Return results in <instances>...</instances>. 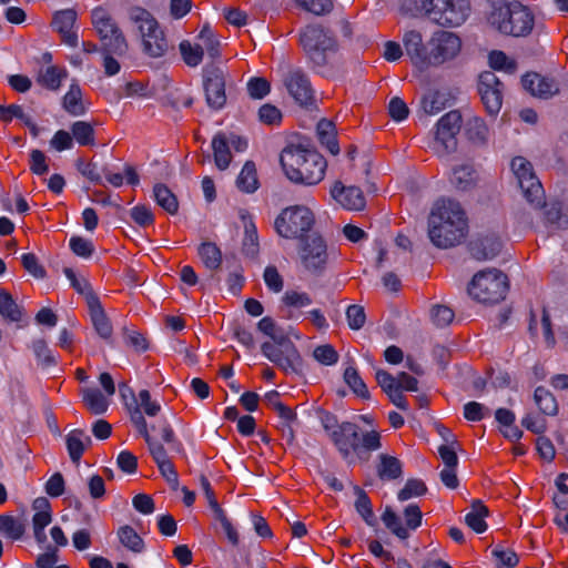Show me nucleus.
I'll use <instances>...</instances> for the list:
<instances>
[{
	"instance_id": "nucleus-58",
	"label": "nucleus",
	"mask_w": 568,
	"mask_h": 568,
	"mask_svg": "<svg viewBox=\"0 0 568 568\" xmlns=\"http://www.w3.org/2000/svg\"><path fill=\"white\" fill-rule=\"evenodd\" d=\"M467 133L474 141L484 142L487 138L488 128L485 121L480 118H473L467 122Z\"/></svg>"
},
{
	"instance_id": "nucleus-26",
	"label": "nucleus",
	"mask_w": 568,
	"mask_h": 568,
	"mask_svg": "<svg viewBox=\"0 0 568 568\" xmlns=\"http://www.w3.org/2000/svg\"><path fill=\"white\" fill-rule=\"evenodd\" d=\"M132 424L138 430V433L146 442L150 454L154 462L156 463V465L170 460L164 446L152 439L144 416H141L138 412H134V415L132 416Z\"/></svg>"
},
{
	"instance_id": "nucleus-39",
	"label": "nucleus",
	"mask_w": 568,
	"mask_h": 568,
	"mask_svg": "<svg viewBox=\"0 0 568 568\" xmlns=\"http://www.w3.org/2000/svg\"><path fill=\"white\" fill-rule=\"evenodd\" d=\"M356 501L355 508L363 520L371 527L376 526L377 520L373 511V506L367 494L359 487H355Z\"/></svg>"
},
{
	"instance_id": "nucleus-1",
	"label": "nucleus",
	"mask_w": 568,
	"mask_h": 568,
	"mask_svg": "<svg viewBox=\"0 0 568 568\" xmlns=\"http://www.w3.org/2000/svg\"><path fill=\"white\" fill-rule=\"evenodd\" d=\"M468 224L465 211L458 202L438 201L428 217V235L439 248L460 244L467 236Z\"/></svg>"
},
{
	"instance_id": "nucleus-43",
	"label": "nucleus",
	"mask_w": 568,
	"mask_h": 568,
	"mask_svg": "<svg viewBox=\"0 0 568 568\" xmlns=\"http://www.w3.org/2000/svg\"><path fill=\"white\" fill-rule=\"evenodd\" d=\"M0 314L11 322H19L22 318L21 308L3 288H0Z\"/></svg>"
},
{
	"instance_id": "nucleus-3",
	"label": "nucleus",
	"mask_w": 568,
	"mask_h": 568,
	"mask_svg": "<svg viewBox=\"0 0 568 568\" xmlns=\"http://www.w3.org/2000/svg\"><path fill=\"white\" fill-rule=\"evenodd\" d=\"M488 22L500 33L526 37L534 28L535 18L530 10L518 1L501 2L488 16Z\"/></svg>"
},
{
	"instance_id": "nucleus-19",
	"label": "nucleus",
	"mask_w": 568,
	"mask_h": 568,
	"mask_svg": "<svg viewBox=\"0 0 568 568\" xmlns=\"http://www.w3.org/2000/svg\"><path fill=\"white\" fill-rule=\"evenodd\" d=\"M403 44L406 54L409 57L412 63L424 71L429 68V60L427 55L429 47L424 44L423 36L417 30H407L403 34Z\"/></svg>"
},
{
	"instance_id": "nucleus-57",
	"label": "nucleus",
	"mask_w": 568,
	"mask_h": 568,
	"mask_svg": "<svg viewBox=\"0 0 568 568\" xmlns=\"http://www.w3.org/2000/svg\"><path fill=\"white\" fill-rule=\"evenodd\" d=\"M424 111L427 114H436L445 109V98L440 92H432L422 101Z\"/></svg>"
},
{
	"instance_id": "nucleus-38",
	"label": "nucleus",
	"mask_w": 568,
	"mask_h": 568,
	"mask_svg": "<svg viewBox=\"0 0 568 568\" xmlns=\"http://www.w3.org/2000/svg\"><path fill=\"white\" fill-rule=\"evenodd\" d=\"M377 474L381 479H396L402 476V463L394 456L382 454Z\"/></svg>"
},
{
	"instance_id": "nucleus-40",
	"label": "nucleus",
	"mask_w": 568,
	"mask_h": 568,
	"mask_svg": "<svg viewBox=\"0 0 568 568\" xmlns=\"http://www.w3.org/2000/svg\"><path fill=\"white\" fill-rule=\"evenodd\" d=\"M71 135L81 146L94 145L95 134L91 123L87 121H75L71 125Z\"/></svg>"
},
{
	"instance_id": "nucleus-14",
	"label": "nucleus",
	"mask_w": 568,
	"mask_h": 568,
	"mask_svg": "<svg viewBox=\"0 0 568 568\" xmlns=\"http://www.w3.org/2000/svg\"><path fill=\"white\" fill-rule=\"evenodd\" d=\"M429 67L439 65L455 58L462 48L460 39L453 32L437 31L428 42Z\"/></svg>"
},
{
	"instance_id": "nucleus-28",
	"label": "nucleus",
	"mask_w": 568,
	"mask_h": 568,
	"mask_svg": "<svg viewBox=\"0 0 568 568\" xmlns=\"http://www.w3.org/2000/svg\"><path fill=\"white\" fill-rule=\"evenodd\" d=\"M130 420L132 422V416L134 412H138L141 416L143 414L153 417L159 414L161 410V405L156 400H152L151 394L148 389H142L139 392L138 397L134 399V405L128 406Z\"/></svg>"
},
{
	"instance_id": "nucleus-27",
	"label": "nucleus",
	"mask_w": 568,
	"mask_h": 568,
	"mask_svg": "<svg viewBox=\"0 0 568 568\" xmlns=\"http://www.w3.org/2000/svg\"><path fill=\"white\" fill-rule=\"evenodd\" d=\"M449 181L456 190L469 191L476 186L478 175L473 165L462 164L452 170Z\"/></svg>"
},
{
	"instance_id": "nucleus-49",
	"label": "nucleus",
	"mask_w": 568,
	"mask_h": 568,
	"mask_svg": "<svg viewBox=\"0 0 568 568\" xmlns=\"http://www.w3.org/2000/svg\"><path fill=\"white\" fill-rule=\"evenodd\" d=\"M243 253L248 257H255L258 253V236L255 224L245 223V236L243 240Z\"/></svg>"
},
{
	"instance_id": "nucleus-25",
	"label": "nucleus",
	"mask_w": 568,
	"mask_h": 568,
	"mask_svg": "<svg viewBox=\"0 0 568 568\" xmlns=\"http://www.w3.org/2000/svg\"><path fill=\"white\" fill-rule=\"evenodd\" d=\"M89 311L95 332L103 339H111L113 328L97 295L89 296Z\"/></svg>"
},
{
	"instance_id": "nucleus-13",
	"label": "nucleus",
	"mask_w": 568,
	"mask_h": 568,
	"mask_svg": "<svg viewBox=\"0 0 568 568\" xmlns=\"http://www.w3.org/2000/svg\"><path fill=\"white\" fill-rule=\"evenodd\" d=\"M463 123L459 111H450L443 115L436 125L435 150L439 155L454 152L457 148L456 135Z\"/></svg>"
},
{
	"instance_id": "nucleus-6",
	"label": "nucleus",
	"mask_w": 568,
	"mask_h": 568,
	"mask_svg": "<svg viewBox=\"0 0 568 568\" xmlns=\"http://www.w3.org/2000/svg\"><path fill=\"white\" fill-rule=\"evenodd\" d=\"M270 337L273 342L262 344V354L286 374L298 373L302 367V357L285 331L277 326Z\"/></svg>"
},
{
	"instance_id": "nucleus-48",
	"label": "nucleus",
	"mask_w": 568,
	"mask_h": 568,
	"mask_svg": "<svg viewBox=\"0 0 568 568\" xmlns=\"http://www.w3.org/2000/svg\"><path fill=\"white\" fill-rule=\"evenodd\" d=\"M180 52L189 67H197L202 62L203 47L201 44H192L184 40L180 43Z\"/></svg>"
},
{
	"instance_id": "nucleus-9",
	"label": "nucleus",
	"mask_w": 568,
	"mask_h": 568,
	"mask_svg": "<svg viewBox=\"0 0 568 568\" xmlns=\"http://www.w3.org/2000/svg\"><path fill=\"white\" fill-rule=\"evenodd\" d=\"M419 9L433 22L443 27H458L467 18V0H419Z\"/></svg>"
},
{
	"instance_id": "nucleus-18",
	"label": "nucleus",
	"mask_w": 568,
	"mask_h": 568,
	"mask_svg": "<svg viewBox=\"0 0 568 568\" xmlns=\"http://www.w3.org/2000/svg\"><path fill=\"white\" fill-rule=\"evenodd\" d=\"M503 89V83L494 72L486 71L479 75L478 93L486 111L490 115H496L500 111Z\"/></svg>"
},
{
	"instance_id": "nucleus-8",
	"label": "nucleus",
	"mask_w": 568,
	"mask_h": 568,
	"mask_svg": "<svg viewBox=\"0 0 568 568\" xmlns=\"http://www.w3.org/2000/svg\"><path fill=\"white\" fill-rule=\"evenodd\" d=\"M508 290L506 274L497 268H487L476 273L468 287L469 295L484 304L503 301Z\"/></svg>"
},
{
	"instance_id": "nucleus-30",
	"label": "nucleus",
	"mask_w": 568,
	"mask_h": 568,
	"mask_svg": "<svg viewBox=\"0 0 568 568\" xmlns=\"http://www.w3.org/2000/svg\"><path fill=\"white\" fill-rule=\"evenodd\" d=\"M214 162L219 170H226L232 161V152L226 140V133L217 132L212 139Z\"/></svg>"
},
{
	"instance_id": "nucleus-31",
	"label": "nucleus",
	"mask_w": 568,
	"mask_h": 568,
	"mask_svg": "<svg viewBox=\"0 0 568 568\" xmlns=\"http://www.w3.org/2000/svg\"><path fill=\"white\" fill-rule=\"evenodd\" d=\"M67 75L64 68L50 65L39 71L37 82L48 90L57 91Z\"/></svg>"
},
{
	"instance_id": "nucleus-33",
	"label": "nucleus",
	"mask_w": 568,
	"mask_h": 568,
	"mask_svg": "<svg viewBox=\"0 0 568 568\" xmlns=\"http://www.w3.org/2000/svg\"><path fill=\"white\" fill-rule=\"evenodd\" d=\"M153 196L158 205L161 206L169 214L174 215L178 213V199L165 184H155L153 187Z\"/></svg>"
},
{
	"instance_id": "nucleus-50",
	"label": "nucleus",
	"mask_w": 568,
	"mask_h": 568,
	"mask_svg": "<svg viewBox=\"0 0 568 568\" xmlns=\"http://www.w3.org/2000/svg\"><path fill=\"white\" fill-rule=\"evenodd\" d=\"M427 491V487L422 479L412 478L408 479L405 486L399 490L397 498L400 501L408 500L413 497H419L425 495Z\"/></svg>"
},
{
	"instance_id": "nucleus-34",
	"label": "nucleus",
	"mask_w": 568,
	"mask_h": 568,
	"mask_svg": "<svg viewBox=\"0 0 568 568\" xmlns=\"http://www.w3.org/2000/svg\"><path fill=\"white\" fill-rule=\"evenodd\" d=\"M488 516V508L480 501L475 500L471 510L466 515V524L477 534H481L487 529L485 518Z\"/></svg>"
},
{
	"instance_id": "nucleus-5",
	"label": "nucleus",
	"mask_w": 568,
	"mask_h": 568,
	"mask_svg": "<svg viewBox=\"0 0 568 568\" xmlns=\"http://www.w3.org/2000/svg\"><path fill=\"white\" fill-rule=\"evenodd\" d=\"M128 14L141 34L143 52L152 58L163 57L170 45L156 19L141 7H132Z\"/></svg>"
},
{
	"instance_id": "nucleus-63",
	"label": "nucleus",
	"mask_w": 568,
	"mask_h": 568,
	"mask_svg": "<svg viewBox=\"0 0 568 568\" xmlns=\"http://www.w3.org/2000/svg\"><path fill=\"white\" fill-rule=\"evenodd\" d=\"M271 85L264 78H252L247 83V91L253 99H263L270 93Z\"/></svg>"
},
{
	"instance_id": "nucleus-64",
	"label": "nucleus",
	"mask_w": 568,
	"mask_h": 568,
	"mask_svg": "<svg viewBox=\"0 0 568 568\" xmlns=\"http://www.w3.org/2000/svg\"><path fill=\"white\" fill-rule=\"evenodd\" d=\"M263 277H264V282H265L266 286L271 291H273L275 293H280L283 290V286H284L283 277L278 273V271L275 266H273V265L266 266V268L264 270Z\"/></svg>"
},
{
	"instance_id": "nucleus-41",
	"label": "nucleus",
	"mask_w": 568,
	"mask_h": 568,
	"mask_svg": "<svg viewBox=\"0 0 568 568\" xmlns=\"http://www.w3.org/2000/svg\"><path fill=\"white\" fill-rule=\"evenodd\" d=\"M334 124L327 120H321L317 124V135L320 142L327 148L332 154L339 152V146L334 133Z\"/></svg>"
},
{
	"instance_id": "nucleus-46",
	"label": "nucleus",
	"mask_w": 568,
	"mask_h": 568,
	"mask_svg": "<svg viewBox=\"0 0 568 568\" xmlns=\"http://www.w3.org/2000/svg\"><path fill=\"white\" fill-rule=\"evenodd\" d=\"M24 524L10 515H0V532L7 537L18 540L24 534Z\"/></svg>"
},
{
	"instance_id": "nucleus-22",
	"label": "nucleus",
	"mask_w": 568,
	"mask_h": 568,
	"mask_svg": "<svg viewBox=\"0 0 568 568\" xmlns=\"http://www.w3.org/2000/svg\"><path fill=\"white\" fill-rule=\"evenodd\" d=\"M283 316L287 320H298L302 317V308L308 307L313 300L306 292L287 290L281 298Z\"/></svg>"
},
{
	"instance_id": "nucleus-42",
	"label": "nucleus",
	"mask_w": 568,
	"mask_h": 568,
	"mask_svg": "<svg viewBox=\"0 0 568 568\" xmlns=\"http://www.w3.org/2000/svg\"><path fill=\"white\" fill-rule=\"evenodd\" d=\"M120 542L129 550L140 554L144 549V541L141 536L131 527L122 526L118 530Z\"/></svg>"
},
{
	"instance_id": "nucleus-12",
	"label": "nucleus",
	"mask_w": 568,
	"mask_h": 568,
	"mask_svg": "<svg viewBox=\"0 0 568 568\" xmlns=\"http://www.w3.org/2000/svg\"><path fill=\"white\" fill-rule=\"evenodd\" d=\"M511 171L526 200L536 207L542 206L545 204V191L534 173L532 164L523 156H516L511 161Z\"/></svg>"
},
{
	"instance_id": "nucleus-21",
	"label": "nucleus",
	"mask_w": 568,
	"mask_h": 568,
	"mask_svg": "<svg viewBox=\"0 0 568 568\" xmlns=\"http://www.w3.org/2000/svg\"><path fill=\"white\" fill-rule=\"evenodd\" d=\"M521 83L528 92L541 99L551 98L559 92V85L554 79L542 77L539 73L525 74Z\"/></svg>"
},
{
	"instance_id": "nucleus-2",
	"label": "nucleus",
	"mask_w": 568,
	"mask_h": 568,
	"mask_svg": "<svg viewBox=\"0 0 568 568\" xmlns=\"http://www.w3.org/2000/svg\"><path fill=\"white\" fill-rule=\"evenodd\" d=\"M280 161L292 182L305 185L320 183L327 166L325 159L317 151L302 145L286 146L281 153Z\"/></svg>"
},
{
	"instance_id": "nucleus-35",
	"label": "nucleus",
	"mask_w": 568,
	"mask_h": 568,
	"mask_svg": "<svg viewBox=\"0 0 568 568\" xmlns=\"http://www.w3.org/2000/svg\"><path fill=\"white\" fill-rule=\"evenodd\" d=\"M236 185L245 193H253L258 189V179L254 162H245L237 176Z\"/></svg>"
},
{
	"instance_id": "nucleus-11",
	"label": "nucleus",
	"mask_w": 568,
	"mask_h": 568,
	"mask_svg": "<svg viewBox=\"0 0 568 568\" xmlns=\"http://www.w3.org/2000/svg\"><path fill=\"white\" fill-rule=\"evenodd\" d=\"M91 17L92 23L100 36L104 50L109 53L123 55L128 50V43L122 31L110 13L105 9L99 7L92 11Z\"/></svg>"
},
{
	"instance_id": "nucleus-47",
	"label": "nucleus",
	"mask_w": 568,
	"mask_h": 568,
	"mask_svg": "<svg viewBox=\"0 0 568 568\" xmlns=\"http://www.w3.org/2000/svg\"><path fill=\"white\" fill-rule=\"evenodd\" d=\"M382 520L386 528L389 529L399 539H407L409 537L408 529L403 526L400 518L390 507L387 506L385 508L382 515Z\"/></svg>"
},
{
	"instance_id": "nucleus-17",
	"label": "nucleus",
	"mask_w": 568,
	"mask_h": 568,
	"mask_svg": "<svg viewBox=\"0 0 568 568\" xmlns=\"http://www.w3.org/2000/svg\"><path fill=\"white\" fill-rule=\"evenodd\" d=\"M283 84L296 103L302 106L313 104L314 89L307 73L302 69H290L283 77Z\"/></svg>"
},
{
	"instance_id": "nucleus-60",
	"label": "nucleus",
	"mask_w": 568,
	"mask_h": 568,
	"mask_svg": "<svg viewBox=\"0 0 568 568\" xmlns=\"http://www.w3.org/2000/svg\"><path fill=\"white\" fill-rule=\"evenodd\" d=\"M314 358L323 365H334L338 361V354L332 345L317 346L313 352Z\"/></svg>"
},
{
	"instance_id": "nucleus-52",
	"label": "nucleus",
	"mask_w": 568,
	"mask_h": 568,
	"mask_svg": "<svg viewBox=\"0 0 568 568\" xmlns=\"http://www.w3.org/2000/svg\"><path fill=\"white\" fill-rule=\"evenodd\" d=\"M51 511L36 513L32 518L34 538L39 544H43L47 540L44 528L51 523Z\"/></svg>"
},
{
	"instance_id": "nucleus-53",
	"label": "nucleus",
	"mask_w": 568,
	"mask_h": 568,
	"mask_svg": "<svg viewBox=\"0 0 568 568\" xmlns=\"http://www.w3.org/2000/svg\"><path fill=\"white\" fill-rule=\"evenodd\" d=\"M199 39L203 43V49L205 48L206 52L211 58H216L220 54L219 47L220 42L214 36L213 30L209 26H204L199 33Z\"/></svg>"
},
{
	"instance_id": "nucleus-37",
	"label": "nucleus",
	"mask_w": 568,
	"mask_h": 568,
	"mask_svg": "<svg viewBox=\"0 0 568 568\" xmlns=\"http://www.w3.org/2000/svg\"><path fill=\"white\" fill-rule=\"evenodd\" d=\"M63 108L73 116L82 115L85 112V106L82 102V92L78 84H71L68 92L64 94Z\"/></svg>"
},
{
	"instance_id": "nucleus-32",
	"label": "nucleus",
	"mask_w": 568,
	"mask_h": 568,
	"mask_svg": "<svg viewBox=\"0 0 568 568\" xmlns=\"http://www.w3.org/2000/svg\"><path fill=\"white\" fill-rule=\"evenodd\" d=\"M82 399L85 407L95 415H101L106 412L109 400L98 388L85 387L81 389Z\"/></svg>"
},
{
	"instance_id": "nucleus-51",
	"label": "nucleus",
	"mask_w": 568,
	"mask_h": 568,
	"mask_svg": "<svg viewBox=\"0 0 568 568\" xmlns=\"http://www.w3.org/2000/svg\"><path fill=\"white\" fill-rule=\"evenodd\" d=\"M123 339L126 346L133 348L135 352H145L149 347L148 339L145 336L131 328H123Z\"/></svg>"
},
{
	"instance_id": "nucleus-55",
	"label": "nucleus",
	"mask_w": 568,
	"mask_h": 568,
	"mask_svg": "<svg viewBox=\"0 0 568 568\" xmlns=\"http://www.w3.org/2000/svg\"><path fill=\"white\" fill-rule=\"evenodd\" d=\"M490 415V409L478 402H468L464 406V417L470 422H479Z\"/></svg>"
},
{
	"instance_id": "nucleus-4",
	"label": "nucleus",
	"mask_w": 568,
	"mask_h": 568,
	"mask_svg": "<svg viewBox=\"0 0 568 568\" xmlns=\"http://www.w3.org/2000/svg\"><path fill=\"white\" fill-rule=\"evenodd\" d=\"M300 44L313 68L327 65L338 49L335 37L321 24L303 28L300 31Z\"/></svg>"
},
{
	"instance_id": "nucleus-59",
	"label": "nucleus",
	"mask_w": 568,
	"mask_h": 568,
	"mask_svg": "<svg viewBox=\"0 0 568 568\" xmlns=\"http://www.w3.org/2000/svg\"><path fill=\"white\" fill-rule=\"evenodd\" d=\"M430 316L436 326L445 327L453 322L455 313L447 306L435 305L430 311Z\"/></svg>"
},
{
	"instance_id": "nucleus-29",
	"label": "nucleus",
	"mask_w": 568,
	"mask_h": 568,
	"mask_svg": "<svg viewBox=\"0 0 568 568\" xmlns=\"http://www.w3.org/2000/svg\"><path fill=\"white\" fill-rule=\"evenodd\" d=\"M67 448L73 463L79 464L84 450L91 445V438L81 429H74L67 435Z\"/></svg>"
},
{
	"instance_id": "nucleus-62",
	"label": "nucleus",
	"mask_w": 568,
	"mask_h": 568,
	"mask_svg": "<svg viewBox=\"0 0 568 568\" xmlns=\"http://www.w3.org/2000/svg\"><path fill=\"white\" fill-rule=\"evenodd\" d=\"M346 317L352 329H361L366 321L364 307L357 304L347 307Z\"/></svg>"
},
{
	"instance_id": "nucleus-10",
	"label": "nucleus",
	"mask_w": 568,
	"mask_h": 568,
	"mask_svg": "<svg viewBox=\"0 0 568 568\" xmlns=\"http://www.w3.org/2000/svg\"><path fill=\"white\" fill-rule=\"evenodd\" d=\"M314 222L315 216L307 206L292 205L282 210L274 221V229L284 239H303Z\"/></svg>"
},
{
	"instance_id": "nucleus-36",
	"label": "nucleus",
	"mask_w": 568,
	"mask_h": 568,
	"mask_svg": "<svg viewBox=\"0 0 568 568\" xmlns=\"http://www.w3.org/2000/svg\"><path fill=\"white\" fill-rule=\"evenodd\" d=\"M534 402L545 415L555 416L558 413V403L555 396L544 386H539L535 389Z\"/></svg>"
},
{
	"instance_id": "nucleus-23",
	"label": "nucleus",
	"mask_w": 568,
	"mask_h": 568,
	"mask_svg": "<svg viewBox=\"0 0 568 568\" xmlns=\"http://www.w3.org/2000/svg\"><path fill=\"white\" fill-rule=\"evenodd\" d=\"M501 247L503 243L495 234L478 236L469 243V252L478 261L494 258L500 253Z\"/></svg>"
},
{
	"instance_id": "nucleus-15",
	"label": "nucleus",
	"mask_w": 568,
	"mask_h": 568,
	"mask_svg": "<svg viewBox=\"0 0 568 568\" xmlns=\"http://www.w3.org/2000/svg\"><path fill=\"white\" fill-rule=\"evenodd\" d=\"M203 87L206 103L214 110H220L226 102L225 73L215 64H207L203 69Z\"/></svg>"
},
{
	"instance_id": "nucleus-7",
	"label": "nucleus",
	"mask_w": 568,
	"mask_h": 568,
	"mask_svg": "<svg viewBox=\"0 0 568 568\" xmlns=\"http://www.w3.org/2000/svg\"><path fill=\"white\" fill-rule=\"evenodd\" d=\"M331 440L344 458L361 449L374 452L381 448V435L376 430L359 434V427L351 422L341 423L338 432L332 434Z\"/></svg>"
},
{
	"instance_id": "nucleus-54",
	"label": "nucleus",
	"mask_w": 568,
	"mask_h": 568,
	"mask_svg": "<svg viewBox=\"0 0 568 568\" xmlns=\"http://www.w3.org/2000/svg\"><path fill=\"white\" fill-rule=\"evenodd\" d=\"M64 274L68 277V280L70 281L71 286L79 294L85 295L87 304L89 305V296L95 295L92 292V287H91V284L89 283V281L84 277H78L77 274L73 272V270L68 268V267L64 268Z\"/></svg>"
},
{
	"instance_id": "nucleus-20",
	"label": "nucleus",
	"mask_w": 568,
	"mask_h": 568,
	"mask_svg": "<svg viewBox=\"0 0 568 568\" xmlns=\"http://www.w3.org/2000/svg\"><path fill=\"white\" fill-rule=\"evenodd\" d=\"M332 197L344 209L359 211L365 207L366 201L363 191L357 186H345L337 181L331 189Z\"/></svg>"
},
{
	"instance_id": "nucleus-45",
	"label": "nucleus",
	"mask_w": 568,
	"mask_h": 568,
	"mask_svg": "<svg viewBox=\"0 0 568 568\" xmlns=\"http://www.w3.org/2000/svg\"><path fill=\"white\" fill-rule=\"evenodd\" d=\"M344 381L348 385V387L356 394L358 397L363 399L369 398V392L361 377L358 371L354 366H348L344 372Z\"/></svg>"
},
{
	"instance_id": "nucleus-24",
	"label": "nucleus",
	"mask_w": 568,
	"mask_h": 568,
	"mask_svg": "<svg viewBox=\"0 0 568 568\" xmlns=\"http://www.w3.org/2000/svg\"><path fill=\"white\" fill-rule=\"evenodd\" d=\"M77 20V12L73 9H65L54 13L52 26L61 36L62 41L70 45L77 47L78 36L73 31Z\"/></svg>"
},
{
	"instance_id": "nucleus-61",
	"label": "nucleus",
	"mask_w": 568,
	"mask_h": 568,
	"mask_svg": "<svg viewBox=\"0 0 568 568\" xmlns=\"http://www.w3.org/2000/svg\"><path fill=\"white\" fill-rule=\"evenodd\" d=\"M70 248L72 252L81 257H90L94 252L93 243L90 240L83 239L81 236H72L70 239Z\"/></svg>"
},
{
	"instance_id": "nucleus-56",
	"label": "nucleus",
	"mask_w": 568,
	"mask_h": 568,
	"mask_svg": "<svg viewBox=\"0 0 568 568\" xmlns=\"http://www.w3.org/2000/svg\"><path fill=\"white\" fill-rule=\"evenodd\" d=\"M295 2L316 16L328 13L333 8L331 0H295Z\"/></svg>"
},
{
	"instance_id": "nucleus-44",
	"label": "nucleus",
	"mask_w": 568,
	"mask_h": 568,
	"mask_svg": "<svg viewBox=\"0 0 568 568\" xmlns=\"http://www.w3.org/2000/svg\"><path fill=\"white\" fill-rule=\"evenodd\" d=\"M199 255L204 265L210 270H216L222 262V253L216 244L212 242H204L199 246Z\"/></svg>"
},
{
	"instance_id": "nucleus-16",
	"label": "nucleus",
	"mask_w": 568,
	"mask_h": 568,
	"mask_svg": "<svg viewBox=\"0 0 568 568\" xmlns=\"http://www.w3.org/2000/svg\"><path fill=\"white\" fill-rule=\"evenodd\" d=\"M303 266L313 274L322 273L327 264V246L322 236H308L300 251Z\"/></svg>"
}]
</instances>
